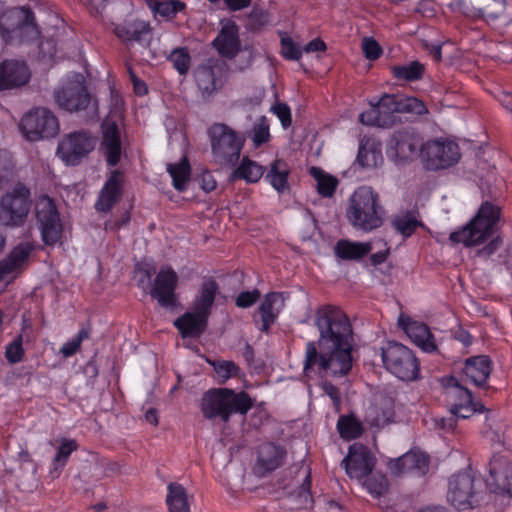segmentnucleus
Wrapping results in <instances>:
<instances>
[{"label":"nucleus","mask_w":512,"mask_h":512,"mask_svg":"<svg viewBox=\"0 0 512 512\" xmlns=\"http://www.w3.org/2000/svg\"><path fill=\"white\" fill-rule=\"evenodd\" d=\"M288 177L289 170L286 163L276 159L271 163L265 179L278 193H284L289 188Z\"/></svg>","instance_id":"58836bf2"},{"label":"nucleus","mask_w":512,"mask_h":512,"mask_svg":"<svg viewBox=\"0 0 512 512\" xmlns=\"http://www.w3.org/2000/svg\"><path fill=\"white\" fill-rule=\"evenodd\" d=\"M367 417L370 426L376 428H383L394 422L395 408L392 399L381 401L379 406L373 408Z\"/></svg>","instance_id":"e433bc0d"},{"label":"nucleus","mask_w":512,"mask_h":512,"mask_svg":"<svg viewBox=\"0 0 512 512\" xmlns=\"http://www.w3.org/2000/svg\"><path fill=\"white\" fill-rule=\"evenodd\" d=\"M148 6L155 15L171 18L182 11L185 4L179 0H148Z\"/></svg>","instance_id":"de8ad7c7"},{"label":"nucleus","mask_w":512,"mask_h":512,"mask_svg":"<svg viewBox=\"0 0 512 512\" xmlns=\"http://www.w3.org/2000/svg\"><path fill=\"white\" fill-rule=\"evenodd\" d=\"M213 46L222 57L227 59H232L239 52H242L239 34H217V37L213 40ZM243 52L248 54L245 66L251 65L253 62L252 51L246 47Z\"/></svg>","instance_id":"f704fd0d"},{"label":"nucleus","mask_w":512,"mask_h":512,"mask_svg":"<svg viewBox=\"0 0 512 512\" xmlns=\"http://www.w3.org/2000/svg\"><path fill=\"white\" fill-rule=\"evenodd\" d=\"M30 208L29 189L18 185L0 200V223L11 228L20 227L26 222Z\"/></svg>","instance_id":"9b49d317"},{"label":"nucleus","mask_w":512,"mask_h":512,"mask_svg":"<svg viewBox=\"0 0 512 512\" xmlns=\"http://www.w3.org/2000/svg\"><path fill=\"white\" fill-rule=\"evenodd\" d=\"M166 504L169 512H190L186 489L179 483L168 484Z\"/></svg>","instance_id":"4c0bfd02"},{"label":"nucleus","mask_w":512,"mask_h":512,"mask_svg":"<svg viewBox=\"0 0 512 512\" xmlns=\"http://www.w3.org/2000/svg\"><path fill=\"white\" fill-rule=\"evenodd\" d=\"M249 138L256 148L261 147L270 140V120L266 116H261L254 122L249 132Z\"/></svg>","instance_id":"09e8293b"},{"label":"nucleus","mask_w":512,"mask_h":512,"mask_svg":"<svg viewBox=\"0 0 512 512\" xmlns=\"http://www.w3.org/2000/svg\"><path fill=\"white\" fill-rule=\"evenodd\" d=\"M486 485L492 493L512 497V461L503 456H493Z\"/></svg>","instance_id":"aec40b11"},{"label":"nucleus","mask_w":512,"mask_h":512,"mask_svg":"<svg viewBox=\"0 0 512 512\" xmlns=\"http://www.w3.org/2000/svg\"><path fill=\"white\" fill-rule=\"evenodd\" d=\"M208 363L221 379L220 383H225L228 379L239 376L241 371L240 367L230 360H213L208 361Z\"/></svg>","instance_id":"603ef678"},{"label":"nucleus","mask_w":512,"mask_h":512,"mask_svg":"<svg viewBox=\"0 0 512 512\" xmlns=\"http://www.w3.org/2000/svg\"><path fill=\"white\" fill-rule=\"evenodd\" d=\"M180 76H186L191 67V55L186 47L175 48L167 57Z\"/></svg>","instance_id":"8fccbe9b"},{"label":"nucleus","mask_w":512,"mask_h":512,"mask_svg":"<svg viewBox=\"0 0 512 512\" xmlns=\"http://www.w3.org/2000/svg\"><path fill=\"white\" fill-rule=\"evenodd\" d=\"M393 77L406 82L421 80L425 73V66L417 60L405 65H394L391 67Z\"/></svg>","instance_id":"79ce46f5"},{"label":"nucleus","mask_w":512,"mask_h":512,"mask_svg":"<svg viewBox=\"0 0 512 512\" xmlns=\"http://www.w3.org/2000/svg\"><path fill=\"white\" fill-rule=\"evenodd\" d=\"M36 250L34 242H20L0 260V282L6 277L17 275L27 267L32 253Z\"/></svg>","instance_id":"4be33fe9"},{"label":"nucleus","mask_w":512,"mask_h":512,"mask_svg":"<svg viewBox=\"0 0 512 512\" xmlns=\"http://www.w3.org/2000/svg\"><path fill=\"white\" fill-rule=\"evenodd\" d=\"M502 245V239L497 236L492 239L487 245H485L482 249L479 250V255L490 257L492 256Z\"/></svg>","instance_id":"338daca9"},{"label":"nucleus","mask_w":512,"mask_h":512,"mask_svg":"<svg viewBox=\"0 0 512 512\" xmlns=\"http://www.w3.org/2000/svg\"><path fill=\"white\" fill-rule=\"evenodd\" d=\"M100 152L110 167L119 164L122 157V136L119 125L115 120L105 119L101 125Z\"/></svg>","instance_id":"6ab92c4d"},{"label":"nucleus","mask_w":512,"mask_h":512,"mask_svg":"<svg viewBox=\"0 0 512 512\" xmlns=\"http://www.w3.org/2000/svg\"><path fill=\"white\" fill-rule=\"evenodd\" d=\"M380 209L378 195L370 187L362 186L350 198L347 218L354 227L369 232L382 225Z\"/></svg>","instance_id":"39448f33"},{"label":"nucleus","mask_w":512,"mask_h":512,"mask_svg":"<svg viewBox=\"0 0 512 512\" xmlns=\"http://www.w3.org/2000/svg\"><path fill=\"white\" fill-rule=\"evenodd\" d=\"M78 449L74 439L62 438L57 452L52 460L54 470L62 469L68 462L70 455Z\"/></svg>","instance_id":"3c124183"},{"label":"nucleus","mask_w":512,"mask_h":512,"mask_svg":"<svg viewBox=\"0 0 512 512\" xmlns=\"http://www.w3.org/2000/svg\"><path fill=\"white\" fill-rule=\"evenodd\" d=\"M314 325L319 337L306 343L305 374L348 375L353 366L354 348L353 326L348 315L338 306L322 305L315 311Z\"/></svg>","instance_id":"f257e3e1"},{"label":"nucleus","mask_w":512,"mask_h":512,"mask_svg":"<svg viewBox=\"0 0 512 512\" xmlns=\"http://www.w3.org/2000/svg\"><path fill=\"white\" fill-rule=\"evenodd\" d=\"M429 456L420 451L411 450L402 456L390 459L388 468L395 476L410 474L413 476H424L429 470Z\"/></svg>","instance_id":"5701e85b"},{"label":"nucleus","mask_w":512,"mask_h":512,"mask_svg":"<svg viewBox=\"0 0 512 512\" xmlns=\"http://www.w3.org/2000/svg\"><path fill=\"white\" fill-rule=\"evenodd\" d=\"M264 172V166L248 157H243L238 167L232 172V178L244 180L246 183H257Z\"/></svg>","instance_id":"c9c22d12"},{"label":"nucleus","mask_w":512,"mask_h":512,"mask_svg":"<svg viewBox=\"0 0 512 512\" xmlns=\"http://www.w3.org/2000/svg\"><path fill=\"white\" fill-rule=\"evenodd\" d=\"M459 6L465 15L491 23L505 11V0H462Z\"/></svg>","instance_id":"c85d7f7f"},{"label":"nucleus","mask_w":512,"mask_h":512,"mask_svg":"<svg viewBox=\"0 0 512 512\" xmlns=\"http://www.w3.org/2000/svg\"><path fill=\"white\" fill-rule=\"evenodd\" d=\"M475 482L471 469L453 474L448 481V502L458 510L473 508L478 502Z\"/></svg>","instance_id":"4468645a"},{"label":"nucleus","mask_w":512,"mask_h":512,"mask_svg":"<svg viewBox=\"0 0 512 512\" xmlns=\"http://www.w3.org/2000/svg\"><path fill=\"white\" fill-rule=\"evenodd\" d=\"M123 174L119 170H113L100 190L95 209L98 212H110L114 205L120 201L123 195Z\"/></svg>","instance_id":"cd10ccee"},{"label":"nucleus","mask_w":512,"mask_h":512,"mask_svg":"<svg viewBox=\"0 0 512 512\" xmlns=\"http://www.w3.org/2000/svg\"><path fill=\"white\" fill-rule=\"evenodd\" d=\"M421 144V137L412 127L393 132L387 143V154L399 160L411 158Z\"/></svg>","instance_id":"412c9836"},{"label":"nucleus","mask_w":512,"mask_h":512,"mask_svg":"<svg viewBox=\"0 0 512 512\" xmlns=\"http://www.w3.org/2000/svg\"><path fill=\"white\" fill-rule=\"evenodd\" d=\"M399 324L402 326L408 337L424 352H437L438 347L435 342L434 335L426 324L410 318L404 320L402 317L399 318Z\"/></svg>","instance_id":"c756f323"},{"label":"nucleus","mask_w":512,"mask_h":512,"mask_svg":"<svg viewBox=\"0 0 512 512\" xmlns=\"http://www.w3.org/2000/svg\"><path fill=\"white\" fill-rule=\"evenodd\" d=\"M35 217L44 245L53 247L61 243L64 226L53 199H40L36 204Z\"/></svg>","instance_id":"ddd939ff"},{"label":"nucleus","mask_w":512,"mask_h":512,"mask_svg":"<svg viewBox=\"0 0 512 512\" xmlns=\"http://www.w3.org/2000/svg\"><path fill=\"white\" fill-rule=\"evenodd\" d=\"M423 47L429 52V54L433 57L435 61H440L442 59V45L441 41H428L426 39L422 40Z\"/></svg>","instance_id":"69168bd1"},{"label":"nucleus","mask_w":512,"mask_h":512,"mask_svg":"<svg viewBox=\"0 0 512 512\" xmlns=\"http://www.w3.org/2000/svg\"><path fill=\"white\" fill-rule=\"evenodd\" d=\"M212 156L216 163L234 166L240 158L245 138L224 123H214L207 131Z\"/></svg>","instance_id":"423d86ee"},{"label":"nucleus","mask_w":512,"mask_h":512,"mask_svg":"<svg viewBox=\"0 0 512 512\" xmlns=\"http://www.w3.org/2000/svg\"><path fill=\"white\" fill-rule=\"evenodd\" d=\"M179 277L170 266L160 268L154 278L150 295L156 299L158 304L165 309H174L178 304L176 289Z\"/></svg>","instance_id":"f3484780"},{"label":"nucleus","mask_w":512,"mask_h":512,"mask_svg":"<svg viewBox=\"0 0 512 512\" xmlns=\"http://www.w3.org/2000/svg\"><path fill=\"white\" fill-rule=\"evenodd\" d=\"M442 386L444 401L457 418L467 419L477 412H483L484 405L474 401L471 391L461 385L455 377L443 378Z\"/></svg>","instance_id":"6e6552de"},{"label":"nucleus","mask_w":512,"mask_h":512,"mask_svg":"<svg viewBox=\"0 0 512 512\" xmlns=\"http://www.w3.org/2000/svg\"><path fill=\"white\" fill-rule=\"evenodd\" d=\"M373 249L371 242L352 241L340 239L334 246V254L344 261H360L371 253Z\"/></svg>","instance_id":"473e14b6"},{"label":"nucleus","mask_w":512,"mask_h":512,"mask_svg":"<svg viewBox=\"0 0 512 512\" xmlns=\"http://www.w3.org/2000/svg\"><path fill=\"white\" fill-rule=\"evenodd\" d=\"M361 481L366 491L376 499L384 495L389 488L388 480L382 473H373L372 471L371 474L363 478Z\"/></svg>","instance_id":"49530a36"},{"label":"nucleus","mask_w":512,"mask_h":512,"mask_svg":"<svg viewBox=\"0 0 512 512\" xmlns=\"http://www.w3.org/2000/svg\"><path fill=\"white\" fill-rule=\"evenodd\" d=\"M274 114L278 117L283 128H288L292 123L290 107L286 103H278L272 107Z\"/></svg>","instance_id":"052dcab7"},{"label":"nucleus","mask_w":512,"mask_h":512,"mask_svg":"<svg viewBox=\"0 0 512 512\" xmlns=\"http://www.w3.org/2000/svg\"><path fill=\"white\" fill-rule=\"evenodd\" d=\"M39 41V52L42 55L43 58H53L56 54V40L54 39V36L51 35L45 40H38Z\"/></svg>","instance_id":"e2e57ef3"},{"label":"nucleus","mask_w":512,"mask_h":512,"mask_svg":"<svg viewBox=\"0 0 512 512\" xmlns=\"http://www.w3.org/2000/svg\"><path fill=\"white\" fill-rule=\"evenodd\" d=\"M5 358L10 364H17L21 362L25 355V349L23 347V335H17L10 343L5 347Z\"/></svg>","instance_id":"6e6d98bb"},{"label":"nucleus","mask_w":512,"mask_h":512,"mask_svg":"<svg viewBox=\"0 0 512 512\" xmlns=\"http://www.w3.org/2000/svg\"><path fill=\"white\" fill-rule=\"evenodd\" d=\"M254 401L245 391L236 392L227 387L210 388L200 400V411L206 420L219 419L228 423L233 414L246 416Z\"/></svg>","instance_id":"7ed1b4c3"},{"label":"nucleus","mask_w":512,"mask_h":512,"mask_svg":"<svg viewBox=\"0 0 512 512\" xmlns=\"http://www.w3.org/2000/svg\"><path fill=\"white\" fill-rule=\"evenodd\" d=\"M322 388L324 393L332 400L335 409L339 411L342 403L339 388L330 382L324 383Z\"/></svg>","instance_id":"0e129e2a"},{"label":"nucleus","mask_w":512,"mask_h":512,"mask_svg":"<svg viewBox=\"0 0 512 512\" xmlns=\"http://www.w3.org/2000/svg\"><path fill=\"white\" fill-rule=\"evenodd\" d=\"M54 98L61 109L71 113L85 110L91 103V96L81 73L68 76L62 86L55 90Z\"/></svg>","instance_id":"f8f14e48"},{"label":"nucleus","mask_w":512,"mask_h":512,"mask_svg":"<svg viewBox=\"0 0 512 512\" xmlns=\"http://www.w3.org/2000/svg\"><path fill=\"white\" fill-rule=\"evenodd\" d=\"M208 321L192 311H187L175 319L174 326L182 338H198L205 332Z\"/></svg>","instance_id":"72a5a7b5"},{"label":"nucleus","mask_w":512,"mask_h":512,"mask_svg":"<svg viewBox=\"0 0 512 512\" xmlns=\"http://www.w3.org/2000/svg\"><path fill=\"white\" fill-rule=\"evenodd\" d=\"M30 78L31 71L24 61L6 59L0 63V91L24 86Z\"/></svg>","instance_id":"a878e982"},{"label":"nucleus","mask_w":512,"mask_h":512,"mask_svg":"<svg viewBox=\"0 0 512 512\" xmlns=\"http://www.w3.org/2000/svg\"><path fill=\"white\" fill-rule=\"evenodd\" d=\"M37 29L34 15L28 7L10 8L0 15L2 32H32Z\"/></svg>","instance_id":"bb28decb"},{"label":"nucleus","mask_w":512,"mask_h":512,"mask_svg":"<svg viewBox=\"0 0 512 512\" xmlns=\"http://www.w3.org/2000/svg\"><path fill=\"white\" fill-rule=\"evenodd\" d=\"M131 220V212L129 209L125 210L117 219H110L105 222V230L119 231L121 228L127 226Z\"/></svg>","instance_id":"680f3d73"},{"label":"nucleus","mask_w":512,"mask_h":512,"mask_svg":"<svg viewBox=\"0 0 512 512\" xmlns=\"http://www.w3.org/2000/svg\"><path fill=\"white\" fill-rule=\"evenodd\" d=\"M167 172L172 178L173 187L179 192L185 191L191 175V166L187 157L184 156L178 163H169Z\"/></svg>","instance_id":"ea45409f"},{"label":"nucleus","mask_w":512,"mask_h":512,"mask_svg":"<svg viewBox=\"0 0 512 512\" xmlns=\"http://www.w3.org/2000/svg\"><path fill=\"white\" fill-rule=\"evenodd\" d=\"M287 451L284 446L274 442H265L259 446L254 471L264 477L280 468L286 459Z\"/></svg>","instance_id":"b1692460"},{"label":"nucleus","mask_w":512,"mask_h":512,"mask_svg":"<svg viewBox=\"0 0 512 512\" xmlns=\"http://www.w3.org/2000/svg\"><path fill=\"white\" fill-rule=\"evenodd\" d=\"M492 361L486 355L472 356L465 360L463 373L477 387H484L492 372Z\"/></svg>","instance_id":"2f4dec72"},{"label":"nucleus","mask_w":512,"mask_h":512,"mask_svg":"<svg viewBox=\"0 0 512 512\" xmlns=\"http://www.w3.org/2000/svg\"><path fill=\"white\" fill-rule=\"evenodd\" d=\"M310 175L317 182V192L325 198L332 197L337 189L338 180L336 177L327 174L319 167H311Z\"/></svg>","instance_id":"37998d69"},{"label":"nucleus","mask_w":512,"mask_h":512,"mask_svg":"<svg viewBox=\"0 0 512 512\" xmlns=\"http://www.w3.org/2000/svg\"><path fill=\"white\" fill-rule=\"evenodd\" d=\"M96 146V137L87 129L70 132L58 143L56 155L67 166H77Z\"/></svg>","instance_id":"9d476101"},{"label":"nucleus","mask_w":512,"mask_h":512,"mask_svg":"<svg viewBox=\"0 0 512 512\" xmlns=\"http://www.w3.org/2000/svg\"><path fill=\"white\" fill-rule=\"evenodd\" d=\"M303 48L294 42L289 34H282L281 37V56L289 61H298L301 59Z\"/></svg>","instance_id":"5fc2aeb1"},{"label":"nucleus","mask_w":512,"mask_h":512,"mask_svg":"<svg viewBox=\"0 0 512 512\" xmlns=\"http://www.w3.org/2000/svg\"><path fill=\"white\" fill-rule=\"evenodd\" d=\"M90 333L87 329H80L76 336L68 340L60 349L64 357H71L75 355L81 348L83 340L88 339Z\"/></svg>","instance_id":"4d7b16f0"},{"label":"nucleus","mask_w":512,"mask_h":512,"mask_svg":"<svg viewBox=\"0 0 512 512\" xmlns=\"http://www.w3.org/2000/svg\"><path fill=\"white\" fill-rule=\"evenodd\" d=\"M357 162L365 168L377 167L383 162L382 151L374 143L362 140L358 149Z\"/></svg>","instance_id":"a19ab883"},{"label":"nucleus","mask_w":512,"mask_h":512,"mask_svg":"<svg viewBox=\"0 0 512 512\" xmlns=\"http://www.w3.org/2000/svg\"><path fill=\"white\" fill-rule=\"evenodd\" d=\"M370 109L359 115V121L367 126L391 128L400 121L399 114L421 116L428 113L423 101L416 97L384 94L376 103L370 102Z\"/></svg>","instance_id":"f03ea898"},{"label":"nucleus","mask_w":512,"mask_h":512,"mask_svg":"<svg viewBox=\"0 0 512 512\" xmlns=\"http://www.w3.org/2000/svg\"><path fill=\"white\" fill-rule=\"evenodd\" d=\"M260 298L261 292L257 288L250 291H242L237 295L235 305L238 308L247 309L252 307Z\"/></svg>","instance_id":"13d9d810"},{"label":"nucleus","mask_w":512,"mask_h":512,"mask_svg":"<svg viewBox=\"0 0 512 512\" xmlns=\"http://www.w3.org/2000/svg\"><path fill=\"white\" fill-rule=\"evenodd\" d=\"M20 129L30 141L51 138L59 132V121L50 110L35 108L23 116Z\"/></svg>","instance_id":"2eb2a0df"},{"label":"nucleus","mask_w":512,"mask_h":512,"mask_svg":"<svg viewBox=\"0 0 512 512\" xmlns=\"http://www.w3.org/2000/svg\"><path fill=\"white\" fill-rule=\"evenodd\" d=\"M376 461L375 455L367 446L354 443L350 445L342 465L351 479L362 480L374 470Z\"/></svg>","instance_id":"a211bd4d"},{"label":"nucleus","mask_w":512,"mask_h":512,"mask_svg":"<svg viewBox=\"0 0 512 512\" xmlns=\"http://www.w3.org/2000/svg\"><path fill=\"white\" fill-rule=\"evenodd\" d=\"M311 471L307 469L305 478L301 485L293 492L299 508L312 507L314 500L311 493Z\"/></svg>","instance_id":"864d4df0"},{"label":"nucleus","mask_w":512,"mask_h":512,"mask_svg":"<svg viewBox=\"0 0 512 512\" xmlns=\"http://www.w3.org/2000/svg\"><path fill=\"white\" fill-rule=\"evenodd\" d=\"M421 155L427 170L438 171L456 165L461 152L459 145L448 139H432L421 145Z\"/></svg>","instance_id":"1a4fd4ad"},{"label":"nucleus","mask_w":512,"mask_h":512,"mask_svg":"<svg viewBox=\"0 0 512 512\" xmlns=\"http://www.w3.org/2000/svg\"><path fill=\"white\" fill-rule=\"evenodd\" d=\"M362 50L364 56L370 61L379 59L383 53L381 45L372 37H365L363 39Z\"/></svg>","instance_id":"bf43d9fd"},{"label":"nucleus","mask_w":512,"mask_h":512,"mask_svg":"<svg viewBox=\"0 0 512 512\" xmlns=\"http://www.w3.org/2000/svg\"><path fill=\"white\" fill-rule=\"evenodd\" d=\"M218 293L216 280L213 277L205 279L193 300L191 311L209 320Z\"/></svg>","instance_id":"7c9ffc66"},{"label":"nucleus","mask_w":512,"mask_h":512,"mask_svg":"<svg viewBox=\"0 0 512 512\" xmlns=\"http://www.w3.org/2000/svg\"><path fill=\"white\" fill-rule=\"evenodd\" d=\"M384 368L402 381H415L420 377V363L413 351L407 346L388 341L381 348Z\"/></svg>","instance_id":"0eeeda50"},{"label":"nucleus","mask_w":512,"mask_h":512,"mask_svg":"<svg viewBox=\"0 0 512 512\" xmlns=\"http://www.w3.org/2000/svg\"><path fill=\"white\" fill-rule=\"evenodd\" d=\"M225 76L226 71L221 64L208 61L197 68L195 80L203 95L210 96L223 87Z\"/></svg>","instance_id":"393cba45"},{"label":"nucleus","mask_w":512,"mask_h":512,"mask_svg":"<svg viewBox=\"0 0 512 512\" xmlns=\"http://www.w3.org/2000/svg\"><path fill=\"white\" fill-rule=\"evenodd\" d=\"M43 29L65 30L66 24H65L64 20L59 15H57L55 13H51L48 15L47 26L44 27Z\"/></svg>","instance_id":"774afa93"},{"label":"nucleus","mask_w":512,"mask_h":512,"mask_svg":"<svg viewBox=\"0 0 512 512\" xmlns=\"http://www.w3.org/2000/svg\"><path fill=\"white\" fill-rule=\"evenodd\" d=\"M283 292L270 291L264 295L252 318L256 328L264 334H269L285 308Z\"/></svg>","instance_id":"dca6fc26"},{"label":"nucleus","mask_w":512,"mask_h":512,"mask_svg":"<svg viewBox=\"0 0 512 512\" xmlns=\"http://www.w3.org/2000/svg\"><path fill=\"white\" fill-rule=\"evenodd\" d=\"M391 223L393 228L404 238L412 236L419 227L423 226V223L410 211L395 216Z\"/></svg>","instance_id":"a18cd8bd"},{"label":"nucleus","mask_w":512,"mask_h":512,"mask_svg":"<svg viewBox=\"0 0 512 512\" xmlns=\"http://www.w3.org/2000/svg\"><path fill=\"white\" fill-rule=\"evenodd\" d=\"M500 219V209L491 202H484L477 214L466 225L453 231L449 240L465 247H475L484 243L494 233Z\"/></svg>","instance_id":"20e7f679"},{"label":"nucleus","mask_w":512,"mask_h":512,"mask_svg":"<svg viewBox=\"0 0 512 512\" xmlns=\"http://www.w3.org/2000/svg\"><path fill=\"white\" fill-rule=\"evenodd\" d=\"M337 430L344 440L357 439L364 431L361 422L352 414L339 417Z\"/></svg>","instance_id":"c03bdc74"}]
</instances>
